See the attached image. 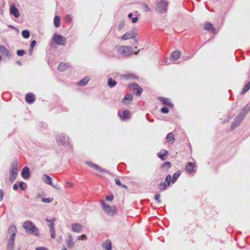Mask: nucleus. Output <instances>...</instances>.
I'll return each mask as SVG.
<instances>
[{"mask_svg":"<svg viewBox=\"0 0 250 250\" xmlns=\"http://www.w3.org/2000/svg\"><path fill=\"white\" fill-rule=\"evenodd\" d=\"M18 174V161L14 160L12 163V166L10 168L9 179L11 183H13L16 179Z\"/></svg>","mask_w":250,"mask_h":250,"instance_id":"f03ea898","label":"nucleus"},{"mask_svg":"<svg viewBox=\"0 0 250 250\" xmlns=\"http://www.w3.org/2000/svg\"><path fill=\"white\" fill-rule=\"evenodd\" d=\"M118 116L122 120H125L130 118V112L129 110H124L122 113L118 112Z\"/></svg>","mask_w":250,"mask_h":250,"instance_id":"4468645a","label":"nucleus"},{"mask_svg":"<svg viewBox=\"0 0 250 250\" xmlns=\"http://www.w3.org/2000/svg\"><path fill=\"white\" fill-rule=\"evenodd\" d=\"M159 99L163 104L167 105L170 108H173L174 107V105L171 103V100L169 99L161 97L159 98Z\"/></svg>","mask_w":250,"mask_h":250,"instance_id":"9d476101","label":"nucleus"},{"mask_svg":"<svg viewBox=\"0 0 250 250\" xmlns=\"http://www.w3.org/2000/svg\"><path fill=\"white\" fill-rule=\"evenodd\" d=\"M105 199L107 201H111L113 200L114 196L113 195H107L105 196Z\"/></svg>","mask_w":250,"mask_h":250,"instance_id":"8fccbe9b","label":"nucleus"},{"mask_svg":"<svg viewBox=\"0 0 250 250\" xmlns=\"http://www.w3.org/2000/svg\"><path fill=\"white\" fill-rule=\"evenodd\" d=\"M69 64L67 63L62 62L58 66V70L60 71H63L69 67Z\"/></svg>","mask_w":250,"mask_h":250,"instance_id":"5701e85b","label":"nucleus"},{"mask_svg":"<svg viewBox=\"0 0 250 250\" xmlns=\"http://www.w3.org/2000/svg\"><path fill=\"white\" fill-rule=\"evenodd\" d=\"M53 198H42L41 200L43 203H50L53 201Z\"/></svg>","mask_w":250,"mask_h":250,"instance_id":"37998d69","label":"nucleus"},{"mask_svg":"<svg viewBox=\"0 0 250 250\" xmlns=\"http://www.w3.org/2000/svg\"><path fill=\"white\" fill-rule=\"evenodd\" d=\"M23 228L25 231L28 233H33L36 232V227L33 222L30 221H27L24 222Z\"/></svg>","mask_w":250,"mask_h":250,"instance_id":"39448f33","label":"nucleus"},{"mask_svg":"<svg viewBox=\"0 0 250 250\" xmlns=\"http://www.w3.org/2000/svg\"><path fill=\"white\" fill-rule=\"evenodd\" d=\"M250 110V104H247L242 109L240 113L244 114V117H245L246 114Z\"/></svg>","mask_w":250,"mask_h":250,"instance_id":"f704fd0d","label":"nucleus"},{"mask_svg":"<svg viewBox=\"0 0 250 250\" xmlns=\"http://www.w3.org/2000/svg\"><path fill=\"white\" fill-rule=\"evenodd\" d=\"M87 239V236L85 234H83L82 235H80L78 236L77 240H84Z\"/></svg>","mask_w":250,"mask_h":250,"instance_id":"c03bdc74","label":"nucleus"},{"mask_svg":"<svg viewBox=\"0 0 250 250\" xmlns=\"http://www.w3.org/2000/svg\"><path fill=\"white\" fill-rule=\"evenodd\" d=\"M56 141L59 145L69 144L68 138L64 134L59 133L56 137Z\"/></svg>","mask_w":250,"mask_h":250,"instance_id":"0eeeda50","label":"nucleus"},{"mask_svg":"<svg viewBox=\"0 0 250 250\" xmlns=\"http://www.w3.org/2000/svg\"><path fill=\"white\" fill-rule=\"evenodd\" d=\"M117 50L118 54L124 56H128L134 53L133 49L128 46H120L117 47Z\"/></svg>","mask_w":250,"mask_h":250,"instance_id":"f257e3e1","label":"nucleus"},{"mask_svg":"<svg viewBox=\"0 0 250 250\" xmlns=\"http://www.w3.org/2000/svg\"><path fill=\"white\" fill-rule=\"evenodd\" d=\"M102 247L105 250H111L112 247L111 241L109 240L105 241L103 243Z\"/></svg>","mask_w":250,"mask_h":250,"instance_id":"b1692460","label":"nucleus"},{"mask_svg":"<svg viewBox=\"0 0 250 250\" xmlns=\"http://www.w3.org/2000/svg\"><path fill=\"white\" fill-rule=\"evenodd\" d=\"M4 195L3 191L2 189H0V201H1L3 199Z\"/></svg>","mask_w":250,"mask_h":250,"instance_id":"6e6d98bb","label":"nucleus"},{"mask_svg":"<svg viewBox=\"0 0 250 250\" xmlns=\"http://www.w3.org/2000/svg\"><path fill=\"white\" fill-rule=\"evenodd\" d=\"M250 89V81L244 86L243 88L241 93L244 94Z\"/></svg>","mask_w":250,"mask_h":250,"instance_id":"c9c22d12","label":"nucleus"},{"mask_svg":"<svg viewBox=\"0 0 250 250\" xmlns=\"http://www.w3.org/2000/svg\"><path fill=\"white\" fill-rule=\"evenodd\" d=\"M19 186L17 184H14L13 186V188L14 190H16L18 188Z\"/></svg>","mask_w":250,"mask_h":250,"instance_id":"680f3d73","label":"nucleus"},{"mask_svg":"<svg viewBox=\"0 0 250 250\" xmlns=\"http://www.w3.org/2000/svg\"><path fill=\"white\" fill-rule=\"evenodd\" d=\"M66 244L68 248H72L74 247V243L72 241V237L71 234L68 236V239L67 240Z\"/></svg>","mask_w":250,"mask_h":250,"instance_id":"bb28decb","label":"nucleus"},{"mask_svg":"<svg viewBox=\"0 0 250 250\" xmlns=\"http://www.w3.org/2000/svg\"><path fill=\"white\" fill-rule=\"evenodd\" d=\"M125 25V22L122 21L119 25V30H120L121 28L123 27V26Z\"/></svg>","mask_w":250,"mask_h":250,"instance_id":"13d9d810","label":"nucleus"},{"mask_svg":"<svg viewBox=\"0 0 250 250\" xmlns=\"http://www.w3.org/2000/svg\"><path fill=\"white\" fill-rule=\"evenodd\" d=\"M161 112L162 113L166 114V113H167L169 112V109H168V108L167 107H165H165H162L161 108Z\"/></svg>","mask_w":250,"mask_h":250,"instance_id":"a18cd8bd","label":"nucleus"},{"mask_svg":"<svg viewBox=\"0 0 250 250\" xmlns=\"http://www.w3.org/2000/svg\"><path fill=\"white\" fill-rule=\"evenodd\" d=\"M115 183L117 185L121 186H122L121 182L120 180L118 178H116L115 179Z\"/></svg>","mask_w":250,"mask_h":250,"instance_id":"603ef678","label":"nucleus"},{"mask_svg":"<svg viewBox=\"0 0 250 250\" xmlns=\"http://www.w3.org/2000/svg\"><path fill=\"white\" fill-rule=\"evenodd\" d=\"M87 164L91 167L93 168L94 169H95L96 170L99 171V172H101V173H103V172H104V173H106L107 172L106 170L101 168L100 167H99L98 166L94 164H93L92 163H88Z\"/></svg>","mask_w":250,"mask_h":250,"instance_id":"412c9836","label":"nucleus"},{"mask_svg":"<svg viewBox=\"0 0 250 250\" xmlns=\"http://www.w3.org/2000/svg\"><path fill=\"white\" fill-rule=\"evenodd\" d=\"M133 99V96L131 94H127L124 97L123 102L124 103H126V101H128V102H131Z\"/></svg>","mask_w":250,"mask_h":250,"instance_id":"72a5a7b5","label":"nucleus"},{"mask_svg":"<svg viewBox=\"0 0 250 250\" xmlns=\"http://www.w3.org/2000/svg\"><path fill=\"white\" fill-rule=\"evenodd\" d=\"M21 34L24 38L28 39L29 37V32L27 30H24L22 31Z\"/></svg>","mask_w":250,"mask_h":250,"instance_id":"4c0bfd02","label":"nucleus"},{"mask_svg":"<svg viewBox=\"0 0 250 250\" xmlns=\"http://www.w3.org/2000/svg\"><path fill=\"white\" fill-rule=\"evenodd\" d=\"M54 25L56 27H58L61 25V20L59 16H56L54 19Z\"/></svg>","mask_w":250,"mask_h":250,"instance_id":"7c9ffc66","label":"nucleus"},{"mask_svg":"<svg viewBox=\"0 0 250 250\" xmlns=\"http://www.w3.org/2000/svg\"><path fill=\"white\" fill-rule=\"evenodd\" d=\"M244 118L245 117H244V114L242 113H239V114L235 117L234 121L232 123L231 129L234 130L239 125Z\"/></svg>","mask_w":250,"mask_h":250,"instance_id":"423d86ee","label":"nucleus"},{"mask_svg":"<svg viewBox=\"0 0 250 250\" xmlns=\"http://www.w3.org/2000/svg\"><path fill=\"white\" fill-rule=\"evenodd\" d=\"M171 176L170 175H167L164 182L160 183L158 185V188L159 190H163L165 189L167 186H169L171 183Z\"/></svg>","mask_w":250,"mask_h":250,"instance_id":"6e6552de","label":"nucleus"},{"mask_svg":"<svg viewBox=\"0 0 250 250\" xmlns=\"http://www.w3.org/2000/svg\"><path fill=\"white\" fill-rule=\"evenodd\" d=\"M181 171H178L177 172H175L172 178H171V182L172 183H174L177 180V179L179 178L180 175H181Z\"/></svg>","mask_w":250,"mask_h":250,"instance_id":"cd10ccee","label":"nucleus"},{"mask_svg":"<svg viewBox=\"0 0 250 250\" xmlns=\"http://www.w3.org/2000/svg\"><path fill=\"white\" fill-rule=\"evenodd\" d=\"M43 181L44 183L48 185H52V178L47 175L46 174H44L42 177Z\"/></svg>","mask_w":250,"mask_h":250,"instance_id":"393cba45","label":"nucleus"},{"mask_svg":"<svg viewBox=\"0 0 250 250\" xmlns=\"http://www.w3.org/2000/svg\"><path fill=\"white\" fill-rule=\"evenodd\" d=\"M50 229V233H51V237L52 239H54L55 238V229L54 228H52Z\"/></svg>","mask_w":250,"mask_h":250,"instance_id":"49530a36","label":"nucleus"},{"mask_svg":"<svg viewBox=\"0 0 250 250\" xmlns=\"http://www.w3.org/2000/svg\"><path fill=\"white\" fill-rule=\"evenodd\" d=\"M14 245V241L9 240L8 244H7V248L9 249H12L13 248Z\"/></svg>","mask_w":250,"mask_h":250,"instance_id":"79ce46f5","label":"nucleus"},{"mask_svg":"<svg viewBox=\"0 0 250 250\" xmlns=\"http://www.w3.org/2000/svg\"><path fill=\"white\" fill-rule=\"evenodd\" d=\"M204 30H206L210 33L216 34V29L213 25L210 22H207L204 25Z\"/></svg>","mask_w":250,"mask_h":250,"instance_id":"ddd939ff","label":"nucleus"},{"mask_svg":"<svg viewBox=\"0 0 250 250\" xmlns=\"http://www.w3.org/2000/svg\"><path fill=\"white\" fill-rule=\"evenodd\" d=\"M17 231V228L15 226H11L9 229V232L10 234H16Z\"/></svg>","mask_w":250,"mask_h":250,"instance_id":"58836bf2","label":"nucleus"},{"mask_svg":"<svg viewBox=\"0 0 250 250\" xmlns=\"http://www.w3.org/2000/svg\"><path fill=\"white\" fill-rule=\"evenodd\" d=\"M142 8L143 10L145 12H149L150 10V8L148 7V6L146 3H143L142 5Z\"/></svg>","mask_w":250,"mask_h":250,"instance_id":"ea45409f","label":"nucleus"},{"mask_svg":"<svg viewBox=\"0 0 250 250\" xmlns=\"http://www.w3.org/2000/svg\"><path fill=\"white\" fill-rule=\"evenodd\" d=\"M65 20L67 22H70L71 21V17L70 15H67L65 16Z\"/></svg>","mask_w":250,"mask_h":250,"instance_id":"3c124183","label":"nucleus"},{"mask_svg":"<svg viewBox=\"0 0 250 250\" xmlns=\"http://www.w3.org/2000/svg\"><path fill=\"white\" fill-rule=\"evenodd\" d=\"M45 221L48 223V226L50 228V229H52V228H54V222L55 221V218H52L51 220H49L48 219H45Z\"/></svg>","mask_w":250,"mask_h":250,"instance_id":"c756f323","label":"nucleus"},{"mask_svg":"<svg viewBox=\"0 0 250 250\" xmlns=\"http://www.w3.org/2000/svg\"><path fill=\"white\" fill-rule=\"evenodd\" d=\"M135 35L132 32L126 33L121 38L123 40H126L131 38H133Z\"/></svg>","mask_w":250,"mask_h":250,"instance_id":"a878e982","label":"nucleus"},{"mask_svg":"<svg viewBox=\"0 0 250 250\" xmlns=\"http://www.w3.org/2000/svg\"><path fill=\"white\" fill-rule=\"evenodd\" d=\"M171 163L168 161H167V162H164L162 164V167L167 170L171 167Z\"/></svg>","mask_w":250,"mask_h":250,"instance_id":"e433bc0d","label":"nucleus"},{"mask_svg":"<svg viewBox=\"0 0 250 250\" xmlns=\"http://www.w3.org/2000/svg\"><path fill=\"white\" fill-rule=\"evenodd\" d=\"M17 53L18 56H22L25 54V52L23 50H20L17 51Z\"/></svg>","mask_w":250,"mask_h":250,"instance_id":"de8ad7c7","label":"nucleus"},{"mask_svg":"<svg viewBox=\"0 0 250 250\" xmlns=\"http://www.w3.org/2000/svg\"><path fill=\"white\" fill-rule=\"evenodd\" d=\"M35 100V95L31 93H27L25 96V101L28 104H31L33 103Z\"/></svg>","mask_w":250,"mask_h":250,"instance_id":"dca6fc26","label":"nucleus"},{"mask_svg":"<svg viewBox=\"0 0 250 250\" xmlns=\"http://www.w3.org/2000/svg\"><path fill=\"white\" fill-rule=\"evenodd\" d=\"M72 230L75 232H80L82 229V226L78 223L72 224Z\"/></svg>","mask_w":250,"mask_h":250,"instance_id":"6ab92c4d","label":"nucleus"},{"mask_svg":"<svg viewBox=\"0 0 250 250\" xmlns=\"http://www.w3.org/2000/svg\"><path fill=\"white\" fill-rule=\"evenodd\" d=\"M89 80V79L87 77L83 78L80 82H78V84L79 85H85L87 83Z\"/></svg>","mask_w":250,"mask_h":250,"instance_id":"2f4dec72","label":"nucleus"},{"mask_svg":"<svg viewBox=\"0 0 250 250\" xmlns=\"http://www.w3.org/2000/svg\"><path fill=\"white\" fill-rule=\"evenodd\" d=\"M181 55V52L176 50L171 53L170 59L171 61H175L178 59Z\"/></svg>","mask_w":250,"mask_h":250,"instance_id":"2eb2a0df","label":"nucleus"},{"mask_svg":"<svg viewBox=\"0 0 250 250\" xmlns=\"http://www.w3.org/2000/svg\"><path fill=\"white\" fill-rule=\"evenodd\" d=\"M33 49H31V48H30V50H29V55H31L32 54V53H33Z\"/></svg>","mask_w":250,"mask_h":250,"instance_id":"0e129e2a","label":"nucleus"},{"mask_svg":"<svg viewBox=\"0 0 250 250\" xmlns=\"http://www.w3.org/2000/svg\"><path fill=\"white\" fill-rule=\"evenodd\" d=\"M168 154V152L167 150L162 149L161 151L157 154V156L162 161H164L166 159L167 156Z\"/></svg>","mask_w":250,"mask_h":250,"instance_id":"a211bd4d","label":"nucleus"},{"mask_svg":"<svg viewBox=\"0 0 250 250\" xmlns=\"http://www.w3.org/2000/svg\"><path fill=\"white\" fill-rule=\"evenodd\" d=\"M10 12L11 14L13 15L16 18L20 16V12L18 9L13 5L10 6Z\"/></svg>","mask_w":250,"mask_h":250,"instance_id":"f3484780","label":"nucleus"},{"mask_svg":"<svg viewBox=\"0 0 250 250\" xmlns=\"http://www.w3.org/2000/svg\"><path fill=\"white\" fill-rule=\"evenodd\" d=\"M160 197H161V195H160V194H156L155 195V197H155V199L159 203H161Z\"/></svg>","mask_w":250,"mask_h":250,"instance_id":"09e8293b","label":"nucleus"},{"mask_svg":"<svg viewBox=\"0 0 250 250\" xmlns=\"http://www.w3.org/2000/svg\"><path fill=\"white\" fill-rule=\"evenodd\" d=\"M66 185L68 186L69 188H72L73 186V184L69 182H66Z\"/></svg>","mask_w":250,"mask_h":250,"instance_id":"bf43d9fd","label":"nucleus"},{"mask_svg":"<svg viewBox=\"0 0 250 250\" xmlns=\"http://www.w3.org/2000/svg\"><path fill=\"white\" fill-rule=\"evenodd\" d=\"M23 184L24 183L23 182H19V187L21 188L22 190H24V188L23 187Z\"/></svg>","mask_w":250,"mask_h":250,"instance_id":"5fc2aeb1","label":"nucleus"},{"mask_svg":"<svg viewBox=\"0 0 250 250\" xmlns=\"http://www.w3.org/2000/svg\"><path fill=\"white\" fill-rule=\"evenodd\" d=\"M36 41L34 40V41H32L31 44H30L31 49H33L34 47H35V46L36 45Z\"/></svg>","mask_w":250,"mask_h":250,"instance_id":"864d4df0","label":"nucleus"},{"mask_svg":"<svg viewBox=\"0 0 250 250\" xmlns=\"http://www.w3.org/2000/svg\"><path fill=\"white\" fill-rule=\"evenodd\" d=\"M133 14L132 13H129L128 15V17L129 19L132 20V22L133 23H136L137 22L138 19L137 17L133 18Z\"/></svg>","mask_w":250,"mask_h":250,"instance_id":"a19ab883","label":"nucleus"},{"mask_svg":"<svg viewBox=\"0 0 250 250\" xmlns=\"http://www.w3.org/2000/svg\"><path fill=\"white\" fill-rule=\"evenodd\" d=\"M36 250H47V249L44 247H40L37 248Z\"/></svg>","mask_w":250,"mask_h":250,"instance_id":"052dcab7","label":"nucleus"},{"mask_svg":"<svg viewBox=\"0 0 250 250\" xmlns=\"http://www.w3.org/2000/svg\"><path fill=\"white\" fill-rule=\"evenodd\" d=\"M62 250H67L66 248L65 247H63L62 248Z\"/></svg>","mask_w":250,"mask_h":250,"instance_id":"69168bd1","label":"nucleus"},{"mask_svg":"<svg viewBox=\"0 0 250 250\" xmlns=\"http://www.w3.org/2000/svg\"><path fill=\"white\" fill-rule=\"evenodd\" d=\"M129 86H131L133 91H136V95L139 96L142 93V88L136 83L131 84Z\"/></svg>","mask_w":250,"mask_h":250,"instance_id":"9b49d317","label":"nucleus"},{"mask_svg":"<svg viewBox=\"0 0 250 250\" xmlns=\"http://www.w3.org/2000/svg\"><path fill=\"white\" fill-rule=\"evenodd\" d=\"M102 207L104 212L109 215L113 216L117 212V208L115 206H109L104 203H103Z\"/></svg>","mask_w":250,"mask_h":250,"instance_id":"7ed1b4c3","label":"nucleus"},{"mask_svg":"<svg viewBox=\"0 0 250 250\" xmlns=\"http://www.w3.org/2000/svg\"><path fill=\"white\" fill-rule=\"evenodd\" d=\"M11 234V236H10V238L9 240L14 241L15 236H16V234L14 233V234Z\"/></svg>","mask_w":250,"mask_h":250,"instance_id":"4d7b16f0","label":"nucleus"},{"mask_svg":"<svg viewBox=\"0 0 250 250\" xmlns=\"http://www.w3.org/2000/svg\"><path fill=\"white\" fill-rule=\"evenodd\" d=\"M167 3L164 0H161L157 4V9L160 13H164L166 11Z\"/></svg>","mask_w":250,"mask_h":250,"instance_id":"1a4fd4ad","label":"nucleus"},{"mask_svg":"<svg viewBox=\"0 0 250 250\" xmlns=\"http://www.w3.org/2000/svg\"><path fill=\"white\" fill-rule=\"evenodd\" d=\"M2 57L1 56H0V61H1L2 60Z\"/></svg>","mask_w":250,"mask_h":250,"instance_id":"338daca9","label":"nucleus"},{"mask_svg":"<svg viewBox=\"0 0 250 250\" xmlns=\"http://www.w3.org/2000/svg\"><path fill=\"white\" fill-rule=\"evenodd\" d=\"M53 42L57 45L64 46L66 43V39L60 35L55 34L53 37Z\"/></svg>","mask_w":250,"mask_h":250,"instance_id":"20e7f679","label":"nucleus"},{"mask_svg":"<svg viewBox=\"0 0 250 250\" xmlns=\"http://www.w3.org/2000/svg\"><path fill=\"white\" fill-rule=\"evenodd\" d=\"M166 139L167 142H171L173 143L175 140L174 135L172 133H169L166 137Z\"/></svg>","mask_w":250,"mask_h":250,"instance_id":"c85d7f7f","label":"nucleus"},{"mask_svg":"<svg viewBox=\"0 0 250 250\" xmlns=\"http://www.w3.org/2000/svg\"><path fill=\"white\" fill-rule=\"evenodd\" d=\"M107 84L110 87H112L116 84V82L112 78H109L107 81Z\"/></svg>","mask_w":250,"mask_h":250,"instance_id":"473e14b6","label":"nucleus"},{"mask_svg":"<svg viewBox=\"0 0 250 250\" xmlns=\"http://www.w3.org/2000/svg\"><path fill=\"white\" fill-rule=\"evenodd\" d=\"M195 164L191 162H188L185 167V170L187 173H191L195 169Z\"/></svg>","mask_w":250,"mask_h":250,"instance_id":"f8f14e48","label":"nucleus"},{"mask_svg":"<svg viewBox=\"0 0 250 250\" xmlns=\"http://www.w3.org/2000/svg\"><path fill=\"white\" fill-rule=\"evenodd\" d=\"M29 169L27 167H25L22 170L21 176L24 179H27L29 177Z\"/></svg>","mask_w":250,"mask_h":250,"instance_id":"4be33fe9","label":"nucleus"},{"mask_svg":"<svg viewBox=\"0 0 250 250\" xmlns=\"http://www.w3.org/2000/svg\"><path fill=\"white\" fill-rule=\"evenodd\" d=\"M121 187H122L123 188L126 189L128 188L127 187L124 185H122V186H121Z\"/></svg>","mask_w":250,"mask_h":250,"instance_id":"e2e57ef3","label":"nucleus"},{"mask_svg":"<svg viewBox=\"0 0 250 250\" xmlns=\"http://www.w3.org/2000/svg\"><path fill=\"white\" fill-rule=\"evenodd\" d=\"M0 53L3 56L9 58L10 55L9 50L4 46H0Z\"/></svg>","mask_w":250,"mask_h":250,"instance_id":"aec40b11","label":"nucleus"}]
</instances>
